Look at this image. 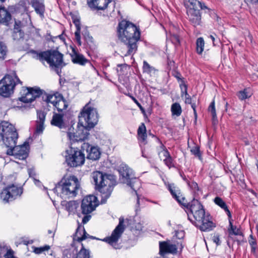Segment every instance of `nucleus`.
Instances as JSON below:
<instances>
[{
  "label": "nucleus",
  "instance_id": "1",
  "mask_svg": "<svg viewBox=\"0 0 258 258\" xmlns=\"http://www.w3.org/2000/svg\"><path fill=\"white\" fill-rule=\"evenodd\" d=\"M90 102L86 104L79 115L78 129L75 132L73 125L75 124L73 119L74 111L69 110L66 112L69 116L71 126L67 132L68 137L71 143L82 141L87 139L89 135V130L93 128L98 121V114L96 108L90 106Z\"/></svg>",
  "mask_w": 258,
  "mask_h": 258
},
{
  "label": "nucleus",
  "instance_id": "2",
  "mask_svg": "<svg viewBox=\"0 0 258 258\" xmlns=\"http://www.w3.org/2000/svg\"><path fill=\"white\" fill-rule=\"evenodd\" d=\"M188 220L202 231H210L216 227L210 215H206L203 205L197 200L194 199L190 203H186L185 206Z\"/></svg>",
  "mask_w": 258,
  "mask_h": 258
},
{
  "label": "nucleus",
  "instance_id": "3",
  "mask_svg": "<svg viewBox=\"0 0 258 258\" xmlns=\"http://www.w3.org/2000/svg\"><path fill=\"white\" fill-rule=\"evenodd\" d=\"M92 177L95 184V188L100 193L101 197V203L104 204L110 197L116 184L115 178L113 175L99 171L93 172Z\"/></svg>",
  "mask_w": 258,
  "mask_h": 258
},
{
  "label": "nucleus",
  "instance_id": "4",
  "mask_svg": "<svg viewBox=\"0 0 258 258\" xmlns=\"http://www.w3.org/2000/svg\"><path fill=\"white\" fill-rule=\"evenodd\" d=\"M0 137L3 144L8 149L16 145L18 133L15 126L8 121L0 123Z\"/></svg>",
  "mask_w": 258,
  "mask_h": 258
},
{
  "label": "nucleus",
  "instance_id": "5",
  "mask_svg": "<svg viewBox=\"0 0 258 258\" xmlns=\"http://www.w3.org/2000/svg\"><path fill=\"white\" fill-rule=\"evenodd\" d=\"M118 40L140 39V32L136 26L130 21L122 20L119 23L117 28Z\"/></svg>",
  "mask_w": 258,
  "mask_h": 258
},
{
  "label": "nucleus",
  "instance_id": "6",
  "mask_svg": "<svg viewBox=\"0 0 258 258\" xmlns=\"http://www.w3.org/2000/svg\"><path fill=\"white\" fill-rule=\"evenodd\" d=\"M40 60H46L50 67L54 69L57 74L60 77L61 68H62L63 54L58 51L49 50L40 52L38 54Z\"/></svg>",
  "mask_w": 258,
  "mask_h": 258
},
{
  "label": "nucleus",
  "instance_id": "7",
  "mask_svg": "<svg viewBox=\"0 0 258 258\" xmlns=\"http://www.w3.org/2000/svg\"><path fill=\"white\" fill-rule=\"evenodd\" d=\"M18 83L22 84L16 74L14 76L6 75L0 80V95L6 98L10 97L13 94L15 86Z\"/></svg>",
  "mask_w": 258,
  "mask_h": 258
},
{
  "label": "nucleus",
  "instance_id": "8",
  "mask_svg": "<svg viewBox=\"0 0 258 258\" xmlns=\"http://www.w3.org/2000/svg\"><path fill=\"white\" fill-rule=\"evenodd\" d=\"M66 162L68 166L72 167L81 166L84 163L85 154L82 150H78L77 148L70 147L66 151Z\"/></svg>",
  "mask_w": 258,
  "mask_h": 258
},
{
  "label": "nucleus",
  "instance_id": "9",
  "mask_svg": "<svg viewBox=\"0 0 258 258\" xmlns=\"http://www.w3.org/2000/svg\"><path fill=\"white\" fill-rule=\"evenodd\" d=\"M98 206L97 198L93 195L85 197L81 204L82 213L85 215L82 219L83 224L87 223L91 219L90 214L94 211Z\"/></svg>",
  "mask_w": 258,
  "mask_h": 258
},
{
  "label": "nucleus",
  "instance_id": "10",
  "mask_svg": "<svg viewBox=\"0 0 258 258\" xmlns=\"http://www.w3.org/2000/svg\"><path fill=\"white\" fill-rule=\"evenodd\" d=\"M183 247V246L181 241L174 243L169 240L160 241L159 254L162 256H164L168 253L176 254L178 252H181Z\"/></svg>",
  "mask_w": 258,
  "mask_h": 258
},
{
  "label": "nucleus",
  "instance_id": "11",
  "mask_svg": "<svg viewBox=\"0 0 258 258\" xmlns=\"http://www.w3.org/2000/svg\"><path fill=\"white\" fill-rule=\"evenodd\" d=\"M140 39H132L131 40H119L120 43L119 45V51L123 56L133 55L137 51V42Z\"/></svg>",
  "mask_w": 258,
  "mask_h": 258
},
{
  "label": "nucleus",
  "instance_id": "12",
  "mask_svg": "<svg viewBox=\"0 0 258 258\" xmlns=\"http://www.w3.org/2000/svg\"><path fill=\"white\" fill-rule=\"evenodd\" d=\"M23 192V189L14 184H11L5 187L1 192L0 197L5 203H8L20 196Z\"/></svg>",
  "mask_w": 258,
  "mask_h": 258
},
{
  "label": "nucleus",
  "instance_id": "13",
  "mask_svg": "<svg viewBox=\"0 0 258 258\" xmlns=\"http://www.w3.org/2000/svg\"><path fill=\"white\" fill-rule=\"evenodd\" d=\"M123 223L124 219L123 218H120L119 219V223L113 231L111 235L104 239V241H106L116 249L118 248V239L121 237L124 230Z\"/></svg>",
  "mask_w": 258,
  "mask_h": 258
},
{
  "label": "nucleus",
  "instance_id": "14",
  "mask_svg": "<svg viewBox=\"0 0 258 258\" xmlns=\"http://www.w3.org/2000/svg\"><path fill=\"white\" fill-rule=\"evenodd\" d=\"M43 100L46 103H50L55 106L58 111H62L64 109V100L63 96L56 93L54 94H47L43 91L41 95Z\"/></svg>",
  "mask_w": 258,
  "mask_h": 258
},
{
  "label": "nucleus",
  "instance_id": "15",
  "mask_svg": "<svg viewBox=\"0 0 258 258\" xmlns=\"http://www.w3.org/2000/svg\"><path fill=\"white\" fill-rule=\"evenodd\" d=\"M29 149V143L25 142L22 145H15L14 147L8 149L7 154L9 155H13L16 159L23 160L26 159L28 156Z\"/></svg>",
  "mask_w": 258,
  "mask_h": 258
},
{
  "label": "nucleus",
  "instance_id": "16",
  "mask_svg": "<svg viewBox=\"0 0 258 258\" xmlns=\"http://www.w3.org/2000/svg\"><path fill=\"white\" fill-rule=\"evenodd\" d=\"M80 185L75 176H71L66 180V199L75 197Z\"/></svg>",
  "mask_w": 258,
  "mask_h": 258
},
{
  "label": "nucleus",
  "instance_id": "17",
  "mask_svg": "<svg viewBox=\"0 0 258 258\" xmlns=\"http://www.w3.org/2000/svg\"><path fill=\"white\" fill-rule=\"evenodd\" d=\"M24 93L19 100L25 103L31 102L43 94V90L38 87H26L23 89Z\"/></svg>",
  "mask_w": 258,
  "mask_h": 258
},
{
  "label": "nucleus",
  "instance_id": "18",
  "mask_svg": "<svg viewBox=\"0 0 258 258\" xmlns=\"http://www.w3.org/2000/svg\"><path fill=\"white\" fill-rule=\"evenodd\" d=\"M83 152L87 153V158L93 161L100 158L101 152L98 147L91 146L88 143H84L81 146Z\"/></svg>",
  "mask_w": 258,
  "mask_h": 258
},
{
  "label": "nucleus",
  "instance_id": "19",
  "mask_svg": "<svg viewBox=\"0 0 258 258\" xmlns=\"http://www.w3.org/2000/svg\"><path fill=\"white\" fill-rule=\"evenodd\" d=\"M15 18H13L10 12L4 7L0 6V24L11 27Z\"/></svg>",
  "mask_w": 258,
  "mask_h": 258
},
{
  "label": "nucleus",
  "instance_id": "20",
  "mask_svg": "<svg viewBox=\"0 0 258 258\" xmlns=\"http://www.w3.org/2000/svg\"><path fill=\"white\" fill-rule=\"evenodd\" d=\"M14 24L12 33V37L14 40L19 41L23 39L25 33L23 28L24 26L21 21L15 19L14 20Z\"/></svg>",
  "mask_w": 258,
  "mask_h": 258
},
{
  "label": "nucleus",
  "instance_id": "21",
  "mask_svg": "<svg viewBox=\"0 0 258 258\" xmlns=\"http://www.w3.org/2000/svg\"><path fill=\"white\" fill-rule=\"evenodd\" d=\"M120 174V180L121 182L126 183L134 177L132 170L126 165L121 164L118 170Z\"/></svg>",
  "mask_w": 258,
  "mask_h": 258
},
{
  "label": "nucleus",
  "instance_id": "22",
  "mask_svg": "<svg viewBox=\"0 0 258 258\" xmlns=\"http://www.w3.org/2000/svg\"><path fill=\"white\" fill-rule=\"evenodd\" d=\"M168 189L170 191L172 197L180 204L185 206L186 203H184L185 198L182 197L179 188L174 183L168 184Z\"/></svg>",
  "mask_w": 258,
  "mask_h": 258
},
{
  "label": "nucleus",
  "instance_id": "23",
  "mask_svg": "<svg viewBox=\"0 0 258 258\" xmlns=\"http://www.w3.org/2000/svg\"><path fill=\"white\" fill-rule=\"evenodd\" d=\"M111 0H88L87 4L92 10H104Z\"/></svg>",
  "mask_w": 258,
  "mask_h": 258
},
{
  "label": "nucleus",
  "instance_id": "24",
  "mask_svg": "<svg viewBox=\"0 0 258 258\" xmlns=\"http://www.w3.org/2000/svg\"><path fill=\"white\" fill-rule=\"evenodd\" d=\"M187 14L189 21L194 26L200 24L201 16L199 9H189L187 11Z\"/></svg>",
  "mask_w": 258,
  "mask_h": 258
},
{
  "label": "nucleus",
  "instance_id": "25",
  "mask_svg": "<svg viewBox=\"0 0 258 258\" xmlns=\"http://www.w3.org/2000/svg\"><path fill=\"white\" fill-rule=\"evenodd\" d=\"M72 52L69 54L72 61L74 63L79 64L80 65H85L87 62V59L82 55L79 53L75 48L70 46Z\"/></svg>",
  "mask_w": 258,
  "mask_h": 258
},
{
  "label": "nucleus",
  "instance_id": "26",
  "mask_svg": "<svg viewBox=\"0 0 258 258\" xmlns=\"http://www.w3.org/2000/svg\"><path fill=\"white\" fill-rule=\"evenodd\" d=\"M126 184L131 187V188L135 192V194L137 196V204L136 205V211H137L139 210L140 205V198L137 191L141 186V182L138 178L134 177V178H132L129 182H127Z\"/></svg>",
  "mask_w": 258,
  "mask_h": 258
},
{
  "label": "nucleus",
  "instance_id": "27",
  "mask_svg": "<svg viewBox=\"0 0 258 258\" xmlns=\"http://www.w3.org/2000/svg\"><path fill=\"white\" fill-rule=\"evenodd\" d=\"M14 254V251L4 242L0 243V258H16Z\"/></svg>",
  "mask_w": 258,
  "mask_h": 258
},
{
  "label": "nucleus",
  "instance_id": "28",
  "mask_svg": "<svg viewBox=\"0 0 258 258\" xmlns=\"http://www.w3.org/2000/svg\"><path fill=\"white\" fill-rule=\"evenodd\" d=\"M63 117V114L54 113L50 122L51 124L59 128L64 127V122Z\"/></svg>",
  "mask_w": 258,
  "mask_h": 258
},
{
  "label": "nucleus",
  "instance_id": "29",
  "mask_svg": "<svg viewBox=\"0 0 258 258\" xmlns=\"http://www.w3.org/2000/svg\"><path fill=\"white\" fill-rule=\"evenodd\" d=\"M146 127L144 123L139 126L138 129V138L141 144L145 145L147 144Z\"/></svg>",
  "mask_w": 258,
  "mask_h": 258
},
{
  "label": "nucleus",
  "instance_id": "30",
  "mask_svg": "<svg viewBox=\"0 0 258 258\" xmlns=\"http://www.w3.org/2000/svg\"><path fill=\"white\" fill-rule=\"evenodd\" d=\"M64 176H63L60 182H58L55 187L53 189V192L57 195L58 197L61 199L63 197V191L64 189Z\"/></svg>",
  "mask_w": 258,
  "mask_h": 258
},
{
  "label": "nucleus",
  "instance_id": "31",
  "mask_svg": "<svg viewBox=\"0 0 258 258\" xmlns=\"http://www.w3.org/2000/svg\"><path fill=\"white\" fill-rule=\"evenodd\" d=\"M81 248L78 251L76 247L74 248L73 252L75 251V254H77L76 258H89L90 257V251L89 249L85 248L83 244L81 243Z\"/></svg>",
  "mask_w": 258,
  "mask_h": 258
},
{
  "label": "nucleus",
  "instance_id": "32",
  "mask_svg": "<svg viewBox=\"0 0 258 258\" xmlns=\"http://www.w3.org/2000/svg\"><path fill=\"white\" fill-rule=\"evenodd\" d=\"M79 207V203L76 201H69L66 205V208L70 214H75Z\"/></svg>",
  "mask_w": 258,
  "mask_h": 258
},
{
  "label": "nucleus",
  "instance_id": "33",
  "mask_svg": "<svg viewBox=\"0 0 258 258\" xmlns=\"http://www.w3.org/2000/svg\"><path fill=\"white\" fill-rule=\"evenodd\" d=\"M32 5L37 13L40 15H43L44 11V6L42 3L38 2L37 0H32Z\"/></svg>",
  "mask_w": 258,
  "mask_h": 258
},
{
  "label": "nucleus",
  "instance_id": "34",
  "mask_svg": "<svg viewBox=\"0 0 258 258\" xmlns=\"http://www.w3.org/2000/svg\"><path fill=\"white\" fill-rule=\"evenodd\" d=\"M157 140L159 141V142L160 143V151L158 153V155L160 158L163 156L165 158L169 157V156L170 155L169 154V152L167 151L166 147L164 146V145L161 143L160 140L157 138Z\"/></svg>",
  "mask_w": 258,
  "mask_h": 258
},
{
  "label": "nucleus",
  "instance_id": "35",
  "mask_svg": "<svg viewBox=\"0 0 258 258\" xmlns=\"http://www.w3.org/2000/svg\"><path fill=\"white\" fill-rule=\"evenodd\" d=\"M8 53V48L6 44L0 41V60H4L6 58Z\"/></svg>",
  "mask_w": 258,
  "mask_h": 258
},
{
  "label": "nucleus",
  "instance_id": "36",
  "mask_svg": "<svg viewBox=\"0 0 258 258\" xmlns=\"http://www.w3.org/2000/svg\"><path fill=\"white\" fill-rule=\"evenodd\" d=\"M228 231L229 235H240L241 234V232L239 229L237 228L236 226L232 225L231 220H229V228L228 229Z\"/></svg>",
  "mask_w": 258,
  "mask_h": 258
},
{
  "label": "nucleus",
  "instance_id": "37",
  "mask_svg": "<svg viewBox=\"0 0 258 258\" xmlns=\"http://www.w3.org/2000/svg\"><path fill=\"white\" fill-rule=\"evenodd\" d=\"M205 42L202 37L198 38L196 41L197 52L199 54H201L204 50Z\"/></svg>",
  "mask_w": 258,
  "mask_h": 258
},
{
  "label": "nucleus",
  "instance_id": "38",
  "mask_svg": "<svg viewBox=\"0 0 258 258\" xmlns=\"http://www.w3.org/2000/svg\"><path fill=\"white\" fill-rule=\"evenodd\" d=\"M171 110L172 114L177 116H180L182 112L181 107L178 103H173L171 106Z\"/></svg>",
  "mask_w": 258,
  "mask_h": 258
},
{
  "label": "nucleus",
  "instance_id": "39",
  "mask_svg": "<svg viewBox=\"0 0 258 258\" xmlns=\"http://www.w3.org/2000/svg\"><path fill=\"white\" fill-rule=\"evenodd\" d=\"M189 2L192 6V8L191 9H200L202 10L207 9V7L204 4H203L201 2L198 0H189Z\"/></svg>",
  "mask_w": 258,
  "mask_h": 258
},
{
  "label": "nucleus",
  "instance_id": "40",
  "mask_svg": "<svg viewBox=\"0 0 258 258\" xmlns=\"http://www.w3.org/2000/svg\"><path fill=\"white\" fill-rule=\"evenodd\" d=\"M249 91L248 89H244L243 90L239 91L238 94L239 99L243 100L249 98L251 93Z\"/></svg>",
  "mask_w": 258,
  "mask_h": 258
},
{
  "label": "nucleus",
  "instance_id": "41",
  "mask_svg": "<svg viewBox=\"0 0 258 258\" xmlns=\"http://www.w3.org/2000/svg\"><path fill=\"white\" fill-rule=\"evenodd\" d=\"M50 248V246L47 245L39 247H36L35 246L32 247L33 251L36 254L41 253L44 251H47V252H48V250Z\"/></svg>",
  "mask_w": 258,
  "mask_h": 258
},
{
  "label": "nucleus",
  "instance_id": "42",
  "mask_svg": "<svg viewBox=\"0 0 258 258\" xmlns=\"http://www.w3.org/2000/svg\"><path fill=\"white\" fill-rule=\"evenodd\" d=\"M208 110L211 113L213 121H215V120H217V115L215 107L214 101H213L211 103L210 105L209 106Z\"/></svg>",
  "mask_w": 258,
  "mask_h": 258
},
{
  "label": "nucleus",
  "instance_id": "43",
  "mask_svg": "<svg viewBox=\"0 0 258 258\" xmlns=\"http://www.w3.org/2000/svg\"><path fill=\"white\" fill-rule=\"evenodd\" d=\"M214 203L222 209L226 208L227 205L225 202L220 197H216L214 200Z\"/></svg>",
  "mask_w": 258,
  "mask_h": 258
},
{
  "label": "nucleus",
  "instance_id": "44",
  "mask_svg": "<svg viewBox=\"0 0 258 258\" xmlns=\"http://www.w3.org/2000/svg\"><path fill=\"white\" fill-rule=\"evenodd\" d=\"M248 242L251 246V252L253 253L255 252L257 245L256 241L252 235L249 236Z\"/></svg>",
  "mask_w": 258,
  "mask_h": 258
},
{
  "label": "nucleus",
  "instance_id": "45",
  "mask_svg": "<svg viewBox=\"0 0 258 258\" xmlns=\"http://www.w3.org/2000/svg\"><path fill=\"white\" fill-rule=\"evenodd\" d=\"M82 232L83 233V234L81 237H78V244H81V242L87 238L88 237H90L92 239H94L95 237L92 236H90L85 231L84 227H82Z\"/></svg>",
  "mask_w": 258,
  "mask_h": 258
},
{
  "label": "nucleus",
  "instance_id": "46",
  "mask_svg": "<svg viewBox=\"0 0 258 258\" xmlns=\"http://www.w3.org/2000/svg\"><path fill=\"white\" fill-rule=\"evenodd\" d=\"M143 69L144 72L147 73H151L153 71H155V68L151 66L146 61H144L143 62Z\"/></svg>",
  "mask_w": 258,
  "mask_h": 258
},
{
  "label": "nucleus",
  "instance_id": "47",
  "mask_svg": "<svg viewBox=\"0 0 258 258\" xmlns=\"http://www.w3.org/2000/svg\"><path fill=\"white\" fill-rule=\"evenodd\" d=\"M37 115L38 120L36 122L44 123L45 119L46 113L41 110H38L37 111Z\"/></svg>",
  "mask_w": 258,
  "mask_h": 258
},
{
  "label": "nucleus",
  "instance_id": "48",
  "mask_svg": "<svg viewBox=\"0 0 258 258\" xmlns=\"http://www.w3.org/2000/svg\"><path fill=\"white\" fill-rule=\"evenodd\" d=\"M83 34L85 41L89 45L93 43V38L87 31H86Z\"/></svg>",
  "mask_w": 258,
  "mask_h": 258
},
{
  "label": "nucleus",
  "instance_id": "49",
  "mask_svg": "<svg viewBox=\"0 0 258 258\" xmlns=\"http://www.w3.org/2000/svg\"><path fill=\"white\" fill-rule=\"evenodd\" d=\"M19 5L22 7L23 11L27 12L28 11V6L29 5V0H20Z\"/></svg>",
  "mask_w": 258,
  "mask_h": 258
},
{
  "label": "nucleus",
  "instance_id": "50",
  "mask_svg": "<svg viewBox=\"0 0 258 258\" xmlns=\"http://www.w3.org/2000/svg\"><path fill=\"white\" fill-rule=\"evenodd\" d=\"M44 123L36 122V128L35 133L37 134H41L44 130Z\"/></svg>",
  "mask_w": 258,
  "mask_h": 258
},
{
  "label": "nucleus",
  "instance_id": "51",
  "mask_svg": "<svg viewBox=\"0 0 258 258\" xmlns=\"http://www.w3.org/2000/svg\"><path fill=\"white\" fill-rule=\"evenodd\" d=\"M191 153L201 159V154L200 151V147L198 146H195L190 150Z\"/></svg>",
  "mask_w": 258,
  "mask_h": 258
},
{
  "label": "nucleus",
  "instance_id": "52",
  "mask_svg": "<svg viewBox=\"0 0 258 258\" xmlns=\"http://www.w3.org/2000/svg\"><path fill=\"white\" fill-rule=\"evenodd\" d=\"M82 227L81 225H79L78 228L76 230V232L74 235V243H75V241H78V237H81L82 236Z\"/></svg>",
  "mask_w": 258,
  "mask_h": 258
},
{
  "label": "nucleus",
  "instance_id": "53",
  "mask_svg": "<svg viewBox=\"0 0 258 258\" xmlns=\"http://www.w3.org/2000/svg\"><path fill=\"white\" fill-rule=\"evenodd\" d=\"M180 87L181 91V95L182 97L183 96V95H184L185 96H187L188 95L187 93V87L185 84L184 82H182V83H180Z\"/></svg>",
  "mask_w": 258,
  "mask_h": 258
},
{
  "label": "nucleus",
  "instance_id": "54",
  "mask_svg": "<svg viewBox=\"0 0 258 258\" xmlns=\"http://www.w3.org/2000/svg\"><path fill=\"white\" fill-rule=\"evenodd\" d=\"M163 161L166 165H167L169 168L173 166V160L170 155L169 156V157L164 158L163 159Z\"/></svg>",
  "mask_w": 258,
  "mask_h": 258
},
{
  "label": "nucleus",
  "instance_id": "55",
  "mask_svg": "<svg viewBox=\"0 0 258 258\" xmlns=\"http://www.w3.org/2000/svg\"><path fill=\"white\" fill-rule=\"evenodd\" d=\"M171 41L175 45H179L180 44V39L179 36L177 34H173L171 36Z\"/></svg>",
  "mask_w": 258,
  "mask_h": 258
},
{
  "label": "nucleus",
  "instance_id": "56",
  "mask_svg": "<svg viewBox=\"0 0 258 258\" xmlns=\"http://www.w3.org/2000/svg\"><path fill=\"white\" fill-rule=\"evenodd\" d=\"M28 173L30 177L32 178L33 179L35 178L36 173L33 167L29 168L28 169Z\"/></svg>",
  "mask_w": 258,
  "mask_h": 258
},
{
  "label": "nucleus",
  "instance_id": "57",
  "mask_svg": "<svg viewBox=\"0 0 258 258\" xmlns=\"http://www.w3.org/2000/svg\"><path fill=\"white\" fill-rule=\"evenodd\" d=\"M73 22L76 27V31H81V24L80 20L77 18H73Z\"/></svg>",
  "mask_w": 258,
  "mask_h": 258
},
{
  "label": "nucleus",
  "instance_id": "58",
  "mask_svg": "<svg viewBox=\"0 0 258 258\" xmlns=\"http://www.w3.org/2000/svg\"><path fill=\"white\" fill-rule=\"evenodd\" d=\"M212 240L217 245H220V244H221V241L220 240V236L218 234H216V235H214L212 237Z\"/></svg>",
  "mask_w": 258,
  "mask_h": 258
},
{
  "label": "nucleus",
  "instance_id": "59",
  "mask_svg": "<svg viewBox=\"0 0 258 258\" xmlns=\"http://www.w3.org/2000/svg\"><path fill=\"white\" fill-rule=\"evenodd\" d=\"M173 76L177 79L178 82H180V83H182V82H184L183 80V78H182L181 75L179 73L175 72L174 73Z\"/></svg>",
  "mask_w": 258,
  "mask_h": 258
},
{
  "label": "nucleus",
  "instance_id": "60",
  "mask_svg": "<svg viewBox=\"0 0 258 258\" xmlns=\"http://www.w3.org/2000/svg\"><path fill=\"white\" fill-rule=\"evenodd\" d=\"M76 39L78 44L81 45V37H80V31H76L75 33Z\"/></svg>",
  "mask_w": 258,
  "mask_h": 258
},
{
  "label": "nucleus",
  "instance_id": "61",
  "mask_svg": "<svg viewBox=\"0 0 258 258\" xmlns=\"http://www.w3.org/2000/svg\"><path fill=\"white\" fill-rule=\"evenodd\" d=\"M132 99L133 100V101H134V102L138 106V107L140 108V110L142 111V112L144 113L145 111V109L144 108L142 107V106L141 105V104L139 102V101L134 97H132Z\"/></svg>",
  "mask_w": 258,
  "mask_h": 258
},
{
  "label": "nucleus",
  "instance_id": "62",
  "mask_svg": "<svg viewBox=\"0 0 258 258\" xmlns=\"http://www.w3.org/2000/svg\"><path fill=\"white\" fill-rule=\"evenodd\" d=\"M184 235L183 231H177L176 233V236L178 239H181L183 237Z\"/></svg>",
  "mask_w": 258,
  "mask_h": 258
},
{
  "label": "nucleus",
  "instance_id": "63",
  "mask_svg": "<svg viewBox=\"0 0 258 258\" xmlns=\"http://www.w3.org/2000/svg\"><path fill=\"white\" fill-rule=\"evenodd\" d=\"M185 102L187 104H191V98L189 95L185 96Z\"/></svg>",
  "mask_w": 258,
  "mask_h": 258
},
{
  "label": "nucleus",
  "instance_id": "64",
  "mask_svg": "<svg viewBox=\"0 0 258 258\" xmlns=\"http://www.w3.org/2000/svg\"><path fill=\"white\" fill-rule=\"evenodd\" d=\"M223 210L226 212L228 216L229 220L230 219L231 220V214L230 211L228 210L227 206L226 207V208L224 209Z\"/></svg>",
  "mask_w": 258,
  "mask_h": 258
}]
</instances>
